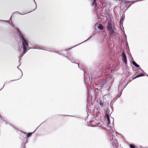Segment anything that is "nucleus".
<instances>
[{"label": "nucleus", "mask_w": 148, "mask_h": 148, "mask_svg": "<svg viewBox=\"0 0 148 148\" xmlns=\"http://www.w3.org/2000/svg\"><path fill=\"white\" fill-rule=\"evenodd\" d=\"M112 128V127L110 126L109 130L110 142L112 144L114 148H116L118 146L117 140L118 137L116 133L114 132Z\"/></svg>", "instance_id": "1"}, {"label": "nucleus", "mask_w": 148, "mask_h": 148, "mask_svg": "<svg viewBox=\"0 0 148 148\" xmlns=\"http://www.w3.org/2000/svg\"><path fill=\"white\" fill-rule=\"evenodd\" d=\"M125 79H122L120 82V84L118 86V90L119 91L121 92L124 88L127 86L125 84L126 82Z\"/></svg>", "instance_id": "2"}, {"label": "nucleus", "mask_w": 148, "mask_h": 148, "mask_svg": "<svg viewBox=\"0 0 148 148\" xmlns=\"http://www.w3.org/2000/svg\"><path fill=\"white\" fill-rule=\"evenodd\" d=\"M21 42L22 43V46L23 50H27V47H28L29 46V45L28 43V41L26 39H25Z\"/></svg>", "instance_id": "3"}, {"label": "nucleus", "mask_w": 148, "mask_h": 148, "mask_svg": "<svg viewBox=\"0 0 148 148\" xmlns=\"http://www.w3.org/2000/svg\"><path fill=\"white\" fill-rule=\"evenodd\" d=\"M122 59L124 63L126 64L127 63V58L124 52L123 51L122 52Z\"/></svg>", "instance_id": "4"}, {"label": "nucleus", "mask_w": 148, "mask_h": 148, "mask_svg": "<svg viewBox=\"0 0 148 148\" xmlns=\"http://www.w3.org/2000/svg\"><path fill=\"white\" fill-rule=\"evenodd\" d=\"M18 33L19 34V38L20 41L26 39L24 36L21 32L19 29H18Z\"/></svg>", "instance_id": "5"}, {"label": "nucleus", "mask_w": 148, "mask_h": 148, "mask_svg": "<svg viewBox=\"0 0 148 148\" xmlns=\"http://www.w3.org/2000/svg\"><path fill=\"white\" fill-rule=\"evenodd\" d=\"M105 117L106 119L107 120L106 121V123L109 126V125L110 124V117L109 115L108 114H106L105 116Z\"/></svg>", "instance_id": "6"}, {"label": "nucleus", "mask_w": 148, "mask_h": 148, "mask_svg": "<svg viewBox=\"0 0 148 148\" xmlns=\"http://www.w3.org/2000/svg\"><path fill=\"white\" fill-rule=\"evenodd\" d=\"M107 29L109 31L113 29L112 25L111 23L109 22L108 23L107 25Z\"/></svg>", "instance_id": "7"}, {"label": "nucleus", "mask_w": 148, "mask_h": 148, "mask_svg": "<svg viewBox=\"0 0 148 148\" xmlns=\"http://www.w3.org/2000/svg\"><path fill=\"white\" fill-rule=\"evenodd\" d=\"M99 104L101 107H103L105 106V103L103 100L99 99Z\"/></svg>", "instance_id": "8"}, {"label": "nucleus", "mask_w": 148, "mask_h": 148, "mask_svg": "<svg viewBox=\"0 0 148 148\" xmlns=\"http://www.w3.org/2000/svg\"><path fill=\"white\" fill-rule=\"evenodd\" d=\"M109 34L110 36H112V37L115 36V33L113 31V29L109 31Z\"/></svg>", "instance_id": "9"}, {"label": "nucleus", "mask_w": 148, "mask_h": 148, "mask_svg": "<svg viewBox=\"0 0 148 148\" xmlns=\"http://www.w3.org/2000/svg\"><path fill=\"white\" fill-rule=\"evenodd\" d=\"M27 50H23V52L22 53L20 54L19 57V62H20L21 60V58L22 57L24 54L27 52Z\"/></svg>", "instance_id": "10"}, {"label": "nucleus", "mask_w": 148, "mask_h": 148, "mask_svg": "<svg viewBox=\"0 0 148 148\" xmlns=\"http://www.w3.org/2000/svg\"><path fill=\"white\" fill-rule=\"evenodd\" d=\"M92 5L95 6V7L97 6V3L96 2V0H91Z\"/></svg>", "instance_id": "11"}, {"label": "nucleus", "mask_w": 148, "mask_h": 148, "mask_svg": "<svg viewBox=\"0 0 148 148\" xmlns=\"http://www.w3.org/2000/svg\"><path fill=\"white\" fill-rule=\"evenodd\" d=\"M23 134L25 135V138H28L32 134V133H23Z\"/></svg>", "instance_id": "12"}, {"label": "nucleus", "mask_w": 148, "mask_h": 148, "mask_svg": "<svg viewBox=\"0 0 148 148\" xmlns=\"http://www.w3.org/2000/svg\"><path fill=\"white\" fill-rule=\"evenodd\" d=\"M131 1H125V3H126L127 6H128V8L131 5H132V3L130 4Z\"/></svg>", "instance_id": "13"}, {"label": "nucleus", "mask_w": 148, "mask_h": 148, "mask_svg": "<svg viewBox=\"0 0 148 148\" xmlns=\"http://www.w3.org/2000/svg\"><path fill=\"white\" fill-rule=\"evenodd\" d=\"M95 33L94 32H93L92 34L91 35V36L87 39L86 40L82 42V43H81L80 44H81L82 43V42H85L87 40H89L90 39L92 36H94L95 34Z\"/></svg>", "instance_id": "14"}, {"label": "nucleus", "mask_w": 148, "mask_h": 148, "mask_svg": "<svg viewBox=\"0 0 148 148\" xmlns=\"http://www.w3.org/2000/svg\"><path fill=\"white\" fill-rule=\"evenodd\" d=\"M123 20H124L123 17V16H122V17H121V19H120V25H121V24L122 25V23H123Z\"/></svg>", "instance_id": "15"}, {"label": "nucleus", "mask_w": 148, "mask_h": 148, "mask_svg": "<svg viewBox=\"0 0 148 148\" xmlns=\"http://www.w3.org/2000/svg\"><path fill=\"white\" fill-rule=\"evenodd\" d=\"M98 27L99 29L101 30H102L103 29V26L100 24H99Z\"/></svg>", "instance_id": "16"}, {"label": "nucleus", "mask_w": 148, "mask_h": 148, "mask_svg": "<svg viewBox=\"0 0 148 148\" xmlns=\"http://www.w3.org/2000/svg\"><path fill=\"white\" fill-rule=\"evenodd\" d=\"M144 75V74L142 73H141L140 74H139L137 75L135 77V78H137V77H141V76H143Z\"/></svg>", "instance_id": "17"}, {"label": "nucleus", "mask_w": 148, "mask_h": 148, "mask_svg": "<svg viewBox=\"0 0 148 148\" xmlns=\"http://www.w3.org/2000/svg\"><path fill=\"white\" fill-rule=\"evenodd\" d=\"M132 64L136 67L138 65L134 61H132Z\"/></svg>", "instance_id": "18"}, {"label": "nucleus", "mask_w": 148, "mask_h": 148, "mask_svg": "<svg viewBox=\"0 0 148 148\" xmlns=\"http://www.w3.org/2000/svg\"><path fill=\"white\" fill-rule=\"evenodd\" d=\"M124 36H125V37L124 38V40H125L126 42L127 43V45H128V43H127V36H126V34H125V33L124 32Z\"/></svg>", "instance_id": "19"}, {"label": "nucleus", "mask_w": 148, "mask_h": 148, "mask_svg": "<svg viewBox=\"0 0 148 148\" xmlns=\"http://www.w3.org/2000/svg\"><path fill=\"white\" fill-rule=\"evenodd\" d=\"M130 148H135V147L134 145L130 144Z\"/></svg>", "instance_id": "20"}, {"label": "nucleus", "mask_w": 148, "mask_h": 148, "mask_svg": "<svg viewBox=\"0 0 148 148\" xmlns=\"http://www.w3.org/2000/svg\"><path fill=\"white\" fill-rule=\"evenodd\" d=\"M68 59H69L72 62L74 63V62H73L72 60L71 59L70 57L67 58Z\"/></svg>", "instance_id": "21"}, {"label": "nucleus", "mask_w": 148, "mask_h": 148, "mask_svg": "<svg viewBox=\"0 0 148 148\" xmlns=\"http://www.w3.org/2000/svg\"><path fill=\"white\" fill-rule=\"evenodd\" d=\"M34 2H35V5H36V6H35V8H34V9L33 10L31 11H30V12H29L28 13L30 12H32V11H34V10H35L36 9V7H37V6H36V2H35L34 1Z\"/></svg>", "instance_id": "22"}, {"label": "nucleus", "mask_w": 148, "mask_h": 148, "mask_svg": "<svg viewBox=\"0 0 148 148\" xmlns=\"http://www.w3.org/2000/svg\"><path fill=\"white\" fill-rule=\"evenodd\" d=\"M2 122L3 123H5L6 124H7V123H7V121L4 120H3L2 121Z\"/></svg>", "instance_id": "23"}, {"label": "nucleus", "mask_w": 148, "mask_h": 148, "mask_svg": "<svg viewBox=\"0 0 148 148\" xmlns=\"http://www.w3.org/2000/svg\"><path fill=\"white\" fill-rule=\"evenodd\" d=\"M22 47L21 46V49H20V48H19L18 49V51H19V52H21V51H22V49H21L22 48Z\"/></svg>", "instance_id": "24"}, {"label": "nucleus", "mask_w": 148, "mask_h": 148, "mask_svg": "<svg viewBox=\"0 0 148 148\" xmlns=\"http://www.w3.org/2000/svg\"><path fill=\"white\" fill-rule=\"evenodd\" d=\"M136 67L138 69H140L141 70V69L140 68V66H139L138 65V66H137Z\"/></svg>", "instance_id": "25"}, {"label": "nucleus", "mask_w": 148, "mask_h": 148, "mask_svg": "<svg viewBox=\"0 0 148 148\" xmlns=\"http://www.w3.org/2000/svg\"><path fill=\"white\" fill-rule=\"evenodd\" d=\"M23 133H25L24 132H23V133L21 134L22 135V136L23 137V138H25V135L23 134Z\"/></svg>", "instance_id": "26"}, {"label": "nucleus", "mask_w": 148, "mask_h": 148, "mask_svg": "<svg viewBox=\"0 0 148 148\" xmlns=\"http://www.w3.org/2000/svg\"><path fill=\"white\" fill-rule=\"evenodd\" d=\"M22 148H25V145L23 144L22 145Z\"/></svg>", "instance_id": "27"}, {"label": "nucleus", "mask_w": 148, "mask_h": 148, "mask_svg": "<svg viewBox=\"0 0 148 148\" xmlns=\"http://www.w3.org/2000/svg\"><path fill=\"white\" fill-rule=\"evenodd\" d=\"M15 13H16L17 14H22V15H23V14H20V13H19V12H15Z\"/></svg>", "instance_id": "28"}, {"label": "nucleus", "mask_w": 148, "mask_h": 148, "mask_svg": "<svg viewBox=\"0 0 148 148\" xmlns=\"http://www.w3.org/2000/svg\"><path fill=\"white\" fill-rule=\"evenodd\" d=\"M37 49H42L43 50H46L44 49L43 48H38Z\"/></svg>", "instance_id": "29"}, {"label": "nucleus", "mask_w": 148, "mask_h": 148, "mask_svg": "<svg viewBox=\"0 0 148 148\" xmlns=\"http://www.w3.org/2000/svg\"><path fill=\"white\" fill-rule=\"evenodd\" d=\"M76 64H78V67H79L80 69H82V70H83V71L84 72V70H83L82 69H80V68L79 67V64H78V63H76Z\"/></svg>", "instance_id": "30"}, {"label": "nucleus", "mask_w": 148, "mask_h": 148, "mask_svg": "<svg viewBox=\"0 0 148 148\" xmlns=\"http://www.w3.org/2000/svg\"><path fill=\"white\" fill-rule=\"evenodd\" d=\"M77 45H75V46H77ZM75 47V46L73 47H71V48H69V49H67L66 50H69V49H71V48H73V47Z\"/></svg>", "instance_id": "31"}, {"label": "nucleus", "mask_w": 148, "mask_h": 148, "mask_svg": "<svg viewBox=\"0 0 148 148\" xmlns=\"http://www.w3.org/2000/svg\"><path fill=\"white\" fill-rule=\"evenodd\" d=\"M125 43L126 44V47H127V46H128V45H127V43L125 41Z\"/></svg>", "instance_id": "32"}, {"label": "nucleus", "mask_w": 148, "mask_h": 148, "mask_svg": "<svg viewBox=\"0 0 148 148\" xmlns=\"http://www.w3.org/2000/svg\"><path fill=\"white\" fill-rule=\"evenodd\" d=\"M9 125H11V126H12L13 127H14V128H15V127H14L13 126V125H12L10 123V124H9Z\"/></svg>", "instance_id": "33"}, {"label": "nucleus", "mask_w": 148, "mask_h": 148, "mask_svg": "<svg viewBox=\"0 0 148 148\" xmlns=\"http://www.w3.org/2000/svg\"><path fill=\"white\" fill-rule=\"evenodd\" d=\"M107 90L108 91H109L110 90V88H108V89H107Z\"/></svg>", "instance_id": "34"}, {"label": "nucleus", "mask_w": 148, "mask_h": 148, "mask_svg": "<svg viewBox=\"0 0 148 148\" xmlns=\"http://www.w3.org/2000/svg\"><path fill=\"white\" fill-rule=\"evenodd\" d=\"M86 80H87L88 81V79H87V78H86Z\"/></svg>", "instance_id": "35"}, {"label": "nucleus", "mask_w": 148, "mask_h": 148, "mask_svg": "<svg viewBox=\"0 0 148 148\" xmlns=\"http://www.w3.org/2000/svg\"><path fill=\"white\" fill-rule=\"evenodd\" d=\"M14 81V80H11V81H10V82H12V81Z\"/></svg>", "instance_id": "36"}, {"label": "nucleus", "mask_w": 148, "mask_h": 148, "mask_svg": "<svg viewBox=\"0 0 148 148\" xmlns=\"http://www.w3.org/2000/svg\"><path fill=\"white\" fill-rule=\"evenodd\" d=\"M17 68L18 69H19V68H18V67H17Z\"/></svg>", "instance_id": "37"}, {"label": "nucleus", "mask_w": 148, "mask_h": 148, "mask_svg": "<svg viewBox=\"0 0 148 148\" xmlns=\"http://www.w3.org/2000/svg\"><path fill=\"white\" fill-rule=\"evenodd\" d=\"M130 55H131V57H132V55H131V54L130 53Z\"/></svg>", "instance_id": "38"}, {"label": "nucleus", "mask_w": 148, "mask_h": 148, "mask_svg": "<svg viewBox=\"0 0 148 148\" xmlns=\"http://www.w3.org/2000/svg\"><path fill=\"white\" fill-rule=\"evenodd\" d=\"M4 86H3V87L2 88H3V87H4Z\"/></svg>", "instance_id": "39"}, {"label": "nucleus", "mask_w": 148, "mask_h": 148, "mask_svg": "<svg viewBox=\"0 0 148 148\" xmlns=\"http://www.w3.org/2000/svg\"><path fill=\"white\" fill-rule=\"evenodd\" d=\"M11 18H12V16H11V17H10V19Z\"/></svg>", "instance_id": "40"}, {"label": "nucleus", "mask_w": 148, "mask_h": 148, "mask_svg": "<svg viewBox=\"0 0 148 148\" xmlns=\"http://www.w3.org/2000/svg\"><path fill=\"white\" fill-rule=\"evenodd\" d=\"M122 137H123V135H122Z\"/></svg>", "instance_id": "41"}, {"label": "nucleus", "mask_w": 148, "mask_h": 148, "mask_svg": "<svg viewBox=\"0 0 148 148\" xmlns=\"http://www.w3.org/2000/svg\"><path fill=\"white\" fill-rule=\"evenodd\" d=\"M28 13H25V14H27Z\"/></svg>", "instance_id": "42"}, {"label": "nucleus", "mask_w": 148, "mask_h": 148, "mask_svg": "<svg viewBox=\"0 0 148 148\" xmlns=\"http://www.w3.org/2000/svg\"><path fill=\"white\" fill-rule=\"evenodd\" d=\"M143 72H144V71H143V70H142Z\"/></svg>", "instance_id": "43"}, {"label": "nucleus", "mask_w": 148, "mask_h": 148, "mask_svg": "<svg viewBox=\"0 0 148 148\" xmlns=\"http://www.w3.org/2000/svg\"><path fill=\"white\" fill-rule=\"evenodd\" d=\"M2 88H1V89L0 90H2Z\"/></svg>", "instance_id": "44"}, {"label": "nucleus", "mask_w": 148, "mask_h": 148, "mask_svg": "<svg viewBox=\"0 0 148 148\" xmlns=\"http://www.w3.org/2000/svg\"><path fill=\"white\" fill-rule=\"evenodd\" d=\"M56 53H58V52H56Z\"/></svg>", "instance_id": "45"}]
</instances>
